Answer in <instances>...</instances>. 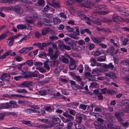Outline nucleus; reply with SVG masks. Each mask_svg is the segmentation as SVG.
<instances>
[{
    "label": "nucleus",
    "mask_w": 129,
    "mask_h": 129,
    "mask_svg": "<svg viewBox=\"0 0 129 129\" xmlns=\"http://www.w3.org/2000/svg\"><path fill=\"white\" fill-rule=\"evenodd\" d=\"M106 8V7L104 5H101L98 6V7L95 8V10H96V12L93 13L92 16L94 15L96 16L97 14L104 15L110 12L109 11H104Z\"/></svg>",
    "instance_id": "nucleus-1"
},
{
    "label": "nucleus",
    "mask_w": 129,
    "mask_h": 129,
    "mask_svg": "<svg viewBox=\"0 0 129 129\" xmlns=\"http://www.w3.org/2000/svg\"><path fill=\"white\" fill-rule=\"evenodd\" d=\"M0 108L2 109H8L11 107L16 108L18 107L16 102L14 101H11L9 102L2 104Z\"/></svg>",
    "instance_id": "nucleus-2"
},
{
    "label": "nucleus",
    "mask_w": 129,
    "mask_h": 129,
    "mask_svg": "<svg viewBox=\"0 0 129 129\" xmlns=\"http://www.w3.org/2000/svg\"><path fill=\"white\" fill-rule=\"evenodd\" d=\"M78 16H79L80 18L82 19H85L86 21L92 22L93 23L98 25L101 24V23L98 20H92L89 18L87 17L82 12H79L77 13Z\"/></svg>",
    "instance_id": "nucleus-3"
},
{
    "label": "nucleus",
    "mask_w": 129,
    "mask_h": 129,
    "mask_svg": "<svg viewBox=\"0 0 129 129\" xmlns=\"http://www.w3.org/2000/svg\"><path fill=\"white\" fill-rule=\"evenodd\" d=\"M59 44L58 45V47L60 48L61 50H63L66 49L68 50L71 49V48L70 46H68L66 45L63 43V42L61 41H59L58 42Z\"/></svg>",
    "instance_id": "nucleus-4"
},
{
    "label": "nucleus",
    "mask_w": 129,
    "mask_h": 129,
    "mask_svg": "<svg viewBox=\"0 0 129 129\" xmlns=\"http://www.w3.org/2000/svg\"><path fill=\"white\" fill-rule=\"evenodd\" d=\"M115 50V49L113 47H111L109 48L107 50L105 53H106V55H112V56H113V54L117 53L119 50H116L115 52L114 51Z\"/></svg>",
    "instance_id": "nucleus-5"
},
{
    "label": "nucleus",
    "mask_w": 129,
    "mask_h": 129,
    "mask_svg": "<svg viewBox=\"0 0 129 129\" xmlns=\"http://www.w3.org/2000/svg\"><path fill=\"white\" fill-rule=\"evenodd\" d=\"M76 118L78 120V123H81L83 119L85 120L87 119V116L83 114L78 113L76 115Z\"/></svg>",
    "instance_id": "nucleus-6"
},
{
    "label": "nucleus",
    "mask_w": 129,
    "mask_h": 129,
    "mask_svg": "<svg viewBox=\"0 0 129 129\" xmlns=\"http://www.w3.org/2000/svg\"><path fill=\"white\" fill-rule=\"evenodd\" d=\"M76 28V32L74 31L73 33H71L68 34V36L73 38L77 40L78 39V37H77V35H79L80 33L79 32V29L78 28H77L76 27H75Z\"/></svg>",
    "instance_id": "nucleus-7"
},
{
    "label": "nucleus",
    "mask_w": 129,
    "mask_h": 129,
    "mask_svg": "<svg viewBox=\"0 0 129 129\" xmlns=\"http://www.w3.org/2000/svg\"><path fill=\"white\" fill-rule=\"evenodd\" d=\"M33 82L31 81H25L19 85L18 86L22 88L28 87L32 85Z\"/></svg>",
    "instance_id": "nucleus-8"
},
{
    "label": "nucleus",
    "mask_w": 129,
    "mask_h": 129,
    "mask_svg": "<svg viewBox=\"0 0 129 129\" xmlns=\"http://www.w3.org/2000/svg\"><path fill=\"white\" fill-rule=\"evenodd\" d=\"M13 10L15 11L18 15H20L23 12L22 9L19 5L15 6L13 8Z\"/></svg>",
    "instance_id": "nucleus-9"
},
{
    "label": "nucleus",
    "mask_w": 129,
    "mask_h": 129,
    "mask_svg": "<svg viewBox=\"0 0 129 129\" xmlns=\"http://www.w3.org/2000/svg\"><path fill=\"white\" fill-rule=\"evenodd\" d=\"M105 116L107 120L109 122H112L114 119V117L110 113H106Z\"/></svg>",
    "instance_id": "nucleus-10"
},
{
    "label": "nucleus",
    "mask_w": 129,
    "mask_h": 129,
    "mask_svg": "<svg viewBox=\"0 0 129 129\" xmlns=\"http://www.w3.org/2000/svg\"><path fill=\"white\" fill-rule=\"evenodd\" d=\"M94 125L96 129H105V125L104 123H99L97 122H95Z\"/></svg>",
    "instance_id": "nucleus-11"
},
{
    "label": "nucleus",
    "mask_w": 129,
    "mask_h": 129,
    "mask_svg": "<svg viewBox=\"0 0 129 129\" xmlns=\"http://www.w3.org/2000/svg\"><path fill=\"white\" fill-rule=\"evenodd\" d=\"M91 39L95 43H99L104 41L105 38H95L93 36H91Z\"/></svg>",
    "instance_id": "nucleus-12"
},
{
    "label": "nucleus",
    "mask_w": 129,
    "mask_h": 129,
    "mask_svg": "<svg viewBox=\"0 0 129 129\" xmlns=\"http://www.w3.org/2000/svg\"><path fill=\"white\" fill-rule=\"evenodd\" d=\"M116 14H114L112 16V20L115 22L117 23H120L121 21L119 19Z\"/></svg>",
    "instance_id": "nucleus-13"
},
{
    "label": "nucleus",
    "mask_w": 129,
    "mask_h": 129,
    "mask_svg": "<svg viewBox=\"0 0 129 129\" xmlns=\"http://www.w3.org/2000/svg\"><path fill=\"white\" fill-rule=\"evenodd\" d=\"M63 115L64 117L68 118L66 119V121L67 122H68L71 121L74 119V117L69 114L66 113L63 114Z\"/></svg>",
    "instance_id": "nucleus-14"
},
{
    "label": "nucleus",
    "mask_w": 129,
    "mask_h": 129,
    "mask_svg": "<svg viewBox=\"0 0 129 129\" xmlns=\"http://www.w3.org/2000/svg\"><path fill=\"white\" fill-rule=\"evenodd\" d=\"M79 104V103L78 102H72L67 104V106L68 107L72 108H75L77 107V106Z\"/></svg>",
    "instance_id": "nucleus-15"
},
{
    "label": "nucleus",
    "mask_w": 129,
    "mask_h": 129,
    "mask_svg": "<svg viewBox=\"0 0 129 129\" xmlns=\"http://www.w3.org/2000/svg\"><path fill=\"white\" fill-rule=\"evenodd\" d=\"M83 1L87 2L85 0H67L66 1V3L67 4L70 5L72 4L74 2H81Z\"/></svg>",
    "instance_id": "nucleus-16"
},
{
    "label": "nucleus",
    "mask_w": 129,
    "mask_h": 129,
    "mask_svg": "<svg viewBox=\"0 0 129 129\" xmlns=\"http://www.w3.org/2000/svg\"><path fill=\"white\" fill-rule=\"evenodd\" d=\"M81 123H75L74 125L75 129H85L84 126L81 124Z\"/></svg>",
    "instance_id": "nucleus-17"
},
{
    "label": "nucleus",
    "mask_w": 129,
    "mask_h": 129,
    "mask_svg": "<svg viewBox=\"0 0 129 129\" xmlns=\"http://www.w3.org/2000/svg\"><path fill=\"white\" fill-rule=\"evenodd\" d=\"M58 55V51H55L54 52V54L51 55L50 56V59L52 60H55L57 58Z\"/></svg>",
    "instance_id": "nucleus-18"
},
{
    "label": "nucleus",
    "mask_w": 129,
    "mask_h": 129,
    "mask_svg": "<svg viewBox=\"0 0 129 129\" xmlns=\"http://www.w3.org/2000/svg\"><path fill=\"white\" fill-rule=\"evenodd\" d=\"M45 5V1L44 0H38L35 5L37 6H41L42 7H44Z\"/></svg>",
    "instance_id": "nucleus-19"
},
{
    "label": "nucleus",
    "mask_w": 129,
    "mask_h": 129,
    "mask_svg": "<svg viewBox=\"0 0 129 129\" xmlns=\"http://www.w3.org/2000/svg\"><path fill=\"white\" fill-rule=\"evenodd\" d=\"M9 30H7L6 31L0 35V40L4 39L7 36V34L9 33Z\"/></svg>",
    "instance_id": "nucleus-20"
},
{
    "label": "nucleus",
    "mask_w": 129,
    "mask_h": 129,
    "mask_svg": "<svg viewBox=\"0 0 129 129\" xmlns=\"http://www.w3.org/2000/svg\"><path fill=\"white\" fill-rule=\"evenodd\" d=\"M53 123H51L49 124L48 126L46 125L45 124L40 125L38 126H37L39 128H51L53 126H54Z\"/></svg>",
    "instance_id": "nucleus-21"
},
{
    "label": "nucleus",
    "mask_w": 129,
    "mask_h": 129,
    "mask_svg": "<svg viewBox=\"0 0 129 129\" xmlns=\"http://www.w3.org/2000/svg\"><path fill=\"white\" fill-rule=\"evenodd\" d=\"M103 67L106 68L111 69L113 70H115V68L114 67L112 63H110L108 65L105 64L103 66Z\"/></svg>",
    "instance_id": "nucleus-22"
},
{
    "label": "nucleus",
    "mask_w": 129,
    "mask_h": 129,
    "mask_svg": "<svg viewBox=\"0 0 129 129\" xmlns=\"http://www.w3.org/2000/svg\"><path fill=\"white\" fill-rule=\"evenodd\" d=\"M114 126L113 124L109 122V123L106 124V129H116Z\"/></svg>",
    "instance_id": "nucleus-23"
},
{
    "label": "nucleus",
    "mask_w": 129,
    "mask_h": 129,
    "mask_svg": "<svg viewBox=\"0 0 129 129\" xmlns=\"http://www.w3.org/2000/svg\"><path fill=\"white\" fill-rule=\"evenodd\" d=\"M52 121L53 123L55 124L59 123L61 121V119L59 118L53 117Z\"/></svg>",
    "instance_id": "nucleus-24"
},
{
    "label": "nucleus",
    "mask_w": 129,
    "mask_h": 129,
    "mask_svg": "<svg viewBox=\"0 0 129 129\" xmlns=\"http://www.w3.org/2000/svg\"><path fill=\"white\" fill-rule=\"evenodd\" d=\"M51 29L49 27L45 29L42 30V31L41 34L42 36H44L46 35L50 31Z\"/></svg>",
    "instance_id": "nucleus-25"
},
{
    "label": "nucleus",
    "mask_w": 129,
    "mask_h": 129,
    "mask_svg": "<svg viewBox=\"0 0 129 129\" xmlns=\"http://www.w3.org/2000/svg\"><path fill=\"white\" fill-rule=\"evenodd\" d=\"M114 115L116 118L119 121H121V113L118 112H116L114 114Z\"/></svg>",
    "instance_id": "nucleus-26"
},
{
    "label": "nucleus",
    "mask_w": 129,
    "mask_h": 129,
    "mask_svg": "<svg viewBox=\"0 0 129 129\" xmlns=\"http://www.w3.org/2000/svg\"><path fill=\"white\" fill-rule=\"evenodd\" d=\"M129 105V100H124L121 102V106H126Z\"/></svg>",
    "instance_id": "nucleus-27"
},
{
    "label": "nucleus",
    "mask_w": 129,
    "mask_h": 129,
    "mask_svg": "<svg viewBox=\"0 0 129 129\" xmlns=\"http://www.w3.org/2000/svg\"><path fill=\"white\" fill-rule=\"evenodd\" d=\"M106 76L109 77L111 78H116V76L114 73L110 72L108 73H107L106 74Z\"/></svg>",
    "instance_id": "nucleus-28"
},
{
    "label": "nucleus",
    "mask_w": 129,
    "mask_h": 129,
    "mask_svg": "<svg viewBox=\"0 0 129 129\" xmlns=\"http://www.w3.org/2000/svg\"><path fill=\"white\" fill-rule=\"evenodd\" d=\"M26 27V26L25 25V24L24 25L20 24L18 25L17 27L18 29L23 30L25 29Z\"/></svg>",
    "instance_id": "nucleus-29"
},
{
    "label": "nucleus",
    "mask_w": 129,
    "mask_h": 129,
    "mask_svg": "<svg viewBox=\"0 0 129 129\" xmlns=\"http://www.w3.org/2000/svg\"><path fill=\"white\" fill-rule=\"evenodd\" d=\"M42 23L43 24H44L45 26L50 25L49 24V23H50V20L47 19L43 20V21H42Z\"/></svg>",
    "instance_id": "nucleus-30"
},
{
    "label": "nucleus",
    "mask_w": 129,
    "mask_h": 129,
    "mask_svg": "<svg viewBox=\"0 0 129 129\" xmlns=\"http://www.w3.org/2000/svg\"><path fill=\"white\" fill-rule=\"evenodd\" d=\"M38 72L37 71H35L33 72H30V76L31 77H38Z\"/></svg>",
    "instance_id": "nucleus-31"
},
{
    "label": "nucleus",
    "mask_w": 129,
    "mask_h": 129,
    "mask_svg": "<svg viewBox=\"0 0 129 129\" xmlns=\"http://www.w3.org/2000/svg\"><path fill=\"white\" fill-rule=\"evenodd\" d=\"M92 54L95 56H98L101 54V52L100 51L97 50L95 51L92 52Z\"/></svg>",
    "instance_id": "nucleus-32"
},
{
    "label": "nucleus",
    "mask_w": 129,
    "mask_h": 129,
    "mask_svg": "<svg viewBox=\"0 0 129 129\" xmlns=\"http://www.w3.org/2000/svg\"><path fill=\"white\" fill-rule=\"evenodd\" d=\"M73 125V122H69L67 124L66 127L67 129H71L72 128V126Z\"/></svg>",
    "instance_id": "nucleus-33"
},
{
    "label": "nucleus",
    "mask_w": 129,
    "mask_h": 129,
    "mask_svg": "<svg viewBox=\"0 0 129 129\" xmlns=\"http://www.w3.org/2000/svg\"><path fill=\"white\" fill-rule=\"evenodd\" d=\"M122 111L125 113H129V105L122 108Z\"/></svg>",
    "instance_id": "nucleus-34"
},
{
    "label": "nucleus",
    "mask_w": 129,
    "mask_h": 129,
    "mask_svg": "<svg viewBox=\"0 0 129 129\" xmlns=\"http://www.w3.org/2000/svg\"><path fill=\"white\" fill-rule=\"evenodd\" d=\"M35 37L37 39H39L42 36V34L40 33L38 31H37L35 32Z\"/></svg>",
    "instance_id": "nucleus-35"
},
{
    "label": "nucleus",
    "mask_w": 129,
    "mask_h": 129,
    "mask_svg": "<svg viewBox=\"0 0 129 129\" xmlns=\"http://www.w3.org/2000/svg\"><path fill=\"white\" fill-rule=\"evenodd\" d=\"M34 64L37 66L38 68H41L42 66V63L40 62H34Z\"/></svg>",
    "instance_id": "nucleus-36"
},
{
    "label": "nucleus",
    "mask_w": 129,
    "mask_h": 129,
    "mask_svg": "<svg viewBox=\"0 0 129 129\" xmlns=\"http://www.w3.org/2000/svg\"><path fill=\"white\" fill-rule=\"evenodd\" d=\"M53 21L55 24H58L61 22V21L60 19L56 18H53Z\"/></svg>",
    "instance_id": "nucleus-37"
},
{
    "label": "nucleus",
    "mask_w": 129,
    "mask_h": 129,
    "mask_svg": "<svg viewBox=\"0 0 129 129\" xmlns=\"http://www.w3.org/2000/svg\"><path fill=\"white\" fill-rule=\"evenodd\" d=\"M19 1L25 4H32V2L27 0H20Z\"/></svg>",
    "instance_id": "nucleus-38"
},
{
    "label": "nucleus",
    "mask_w": 129,
    "mask_h": 129,
    "mask_svg": "<svg viewBox=\"0 0 129 129\" xmlns=\"http://www.w3.org/2000/svg\"><path fill=\"white\" fill-rule=\"evenodd\" d=\"M69 67L70 70H74L76 69V66L75 64H71L69 65Z\"/></svg>",
    "instance_id": "nucleus-39"
},
{
    "label": "nucleus",
    "mask_w": 129,
    "mask_h": 129,
    "mask_svg": "<svg viewBox=\"0 0 129 129\" xmlns=\"http://www.w3.org/2000/svg\"><path fill=\"white\" fill-rule=\"evenodd\" d=\"M51 44V42H48L43 43H42V46L43 47H47L50 45Z\"/></svg>",
    "instance_id": "nucleus-40"
},
{
    "label": "nucleus",
    "mask_w": 129,
    "mask_h": 129,
    "mask_svg": "<svg viewBox=\"0 0 129 129\" xmlns=\"http://www.w3.org/2000/svg\"><path fill=\"white\" fill-rule=\"evenodd\" d=\"M121 63L123 64L124 65L129 66V60H125L121 61Z\"/></svg>",
    "instance_id": "nucleus-41"
},
{
    "label": "nucleus",
    "mask_w": 129,
    "mask_h": 129,
    "mask_svg": "<svg viewBox=\"0 0 129 129\" xmlns=\"http://www.w3.org/2000/svg\"><path fill=\"white\" fill-rule=\"evenodd\" d=\"M25 53L28 52L30 50H32L33 49V47H26L24 48Z\"/></svg>",
    "instance_id": "nucleus-42"
},
{
    "label": "nucleus",
    "mask_w": 129,
    "mask_h": 129,
    "mask_svg": "<svg viewBox=\"0 0 129 129\" xmlns=\"http://www.w3.org/2000/svg\"><path fill=\"white\" fill-rule=\"evenodd\" d=\"M52 63L54 66H57L58 64L59 63V62L58 60H54L52 61Z\"/></svg>",
    "instance_id": "nucleus-43"
},
{
    "label": "nucleus",
    "mask_w": 129,
    "mask_h": 129,
    "mask_svg": "<svg viewBox=\"0 0 129 129\" xmlns=\"http://www.w3.org/2000/svg\"><path fill=\"white\" fill-rule=\"evenodd\" d=\"M7 77V74L6 73H3L2 75L0 77L1 79L3 80H5V79Z\"/></svg>",
    "instance_id": "nucleus-44"
},
{
    "label": "nucleus",
    "mask_w": 129,
    "mask_h": 129,
    "mask_svg": "<svg viewBox=\"0 0 129 129\" xmlns=\"http://www.w3.org/2000/svg\"><path fill=\"white\" fill-rule=\"evenodd\" d=\"M63 125V124L62 123L61 124L58 125L56 126L53 129H61Z\"/></svg>",
    "instance_id": "nucleus-45"
},
{
    "label": "nucleus",
    "mask_w": 129,
    "mask_h": 129,
    "mask_svg": "<svg viewBox=\"0 0 129 129\" xmlns=\"http://www.w3.org/2000/svg\"><path fill=\"white\" fill-rule=\"evenodd\" d=\"M46 91L45 90H41L39 91V94L41 95H46Z\"/></svg>",
    "instance_id": "nucleus-46"
},
{
    "label": "nucleus",
    "mask_w": 129,
    "mask_h": 129,
    "mask_svg": "<svg viewBox=\"0 0 129 129\" xmlns=\"http://www.w3.org/2000/svg\"><path fill=\"white\" fill-rule=\"evenodd\" d=\"M53 50L51 48H49L48 49V54H47V55H49L50 56L51 55L53 54Z\"/></svg>",
    "instance_id": "nucleus-47"
},
{
    "label": "nucleus",
    "mask_w": 129,
    "mask_h": 129,
    "mask_svg": "<svg viewBox=\"0 0 129 129\" xmlns=\"http://www.w3.org/2000/svg\"><path fill=\"white\" fill-rule=\"evenodd\" d=\"M49 39L51 41H53L54 40H57L58 39V38L57 37L55 36H50L49 37Z\"/></svg>",
    "instance_id": "nucleus-48"
},
{
    "label": "nucleus",
    "mask_w": 129,
    "mask_h": 129,
    "mask_svg": "<svg viewBox=\"0 0 129 129\" xmlns=\"http://www.w3.org/2000/svg\"><path fill=\"white\" fill-rule=\"evenodd\" d=\"M87 107V106L84 104H81L79 106V108L83 110H85Z\"/></svg>",
    "instance_id": "nucleus-49"
},
{
    "label": "nucleus",
    "mask_w": 129,
    "mask_h": 129,
    "mask_svg": "<svg viewBox=\"0 0 129 129\" xmlns=\"http://www.w3.org/2000/svg\"><path fill=\"white\" fill-rule=\"evenodd\" d=\"M26 63L29 66H31L33 65V61L31 60H29L27 61Z\"/></svg>",
    "instance_id": "nucleus-50"
},
{
    "label": "nucleus",
    "mask_w": 129,
    "mask_h": 129,
    "mask_svg": "<svg viewBox=\"0 0 129 129\" xmlns=\"http://www.w3.org/2000/svg\"><path fill=\"white\" fill-rule=\"evenodd\" d=\"M53 47V48L54 49H55L56 51H58L57 49V45H56L53 42L52 43H51Z\"/></svg>",
    "instance_id": "nucleus-51"
},
{
    "label": "nucleus",
    "mask_w": 129,
    "mask_h": 129,
    "mask_svg": "<svg viewBox=\"0 0 129 129\" xmlns=\"http://www.w3.org/2000/svg\"><path fill=\"white\" fill-rule=\"evenodd\" d=\"M14 0H3L2 1V3H9L10 4L11 3L13 2H12Z\"/></svg>",
    "instance_id": "nucleus-52"
},
{
    "label": "nucleus",
    "mask_w": 129,
    "mask_h": 129,
    "mask_svg": "<svg viewBox=\"0 0 129 129\" xmlns=\"http://www.w3.org/2000/svg\"><path fill=\"white\" fill-rule=\"evenodd\" d=\"M68 109L69 111V113L71 114L73 116H74L76 113L74 110H73L70 109L68 108Z\"/></svg>",
    "instance_id": "nucleus-53"
},
{
    "label": "nucleus",
    "mask_w": 129,
    "mask_h": 129,
    "mask_svg": "<svg viewBox=\"0 0 129 129\" xmlns=\"http://www.w3.org/2000/svg\"><path fill=\"white\" fill-rule=\"evenodd\" d=\"M68 57L70 59V64H75V61L69 55H68Z\"/></svg>",
    "instance_id": "nucleus-54"
},
{
    "label": "nucleus",
    "mask_w": 129,
    "mask_h": 129,
    "mask_svg": "<svg viewBox=\"0 0 129 129\" xmlns=\"http://www.w3.org/2000/svg\"><path fill=\"white\" fill-rule=\"evenodd\" d=\"M85 76L86 77H89L92 78L94 75H91L90 72H87L85 73Z\"/></svg>",
    "instance_id": "nucleus-55"
},
{
    "label": "nucleus",
    "mask_w": 129,
    "mask_h": 129,
    "mask_svg": "<svg viewBox=\"0 0 129 129\" xmlns=\"http://www.w3.org/2000/svg\"><path fill=\"white\" fill-rule=\"evenodd\" d=\"M77 42L78 44L80 45H82L85 44L84 41L82 40H81L78 42L77 41Z\"/></svg>",
    "instance_id": "nucleus-56"
},
{
    "label": "nucleus",
    "mask_w": 129,
    "mask_h": 129,
    "mask_svg": "<svg viewBox=\"0 0 129 129\" xmlns=\"http://www.w3.org/2000/svg\"><path fill=\"white\" fill-rule=\"evenodd\" d=\"M92 74H95V75H94L95 76H96V75H100L101 74V72H99V73H98V71L94 70L92 71Z\"/></svg>",
    "instance_id": "nucleus-57"
},
{
    "label": "nucleus",
    "mask_w": 129,
    "mask_h": 129,
    "mask_svg": "<svg viewBox=\"0 0 129 129\" xmlns=\"http://www.w3.org/2000/svg\"><path fill=\"white\" fill-rule=\"evenodd\" d=\"M45 111L44 110H40L37 111V113H39V115H42L45 113Z\"/></svg>",
    "instance_id": "nucleus-58"
},
{
    "label": "nucleus",
    "mask_w": 129,
    "mask_h": 129,
    "mask_svg": "<svg viewBox=\"0 0 129 129\" xmlns=\"http://www.w3.org/2000/svg\"><path fill=\"white\" fill-rule=\"evenodd\" d=\"M96 120L99 123H103L104 120L101 118H98Z\"/></svg>",
    "instance_id": "nucleus-59"
},
{
    "label": "nucleus",
    "mask_w": 129,
    "mask_h": 129,
    "mask_svg": "<svg viewBox=\"0 0 129 129\" xmlns=\"http://www.w3.org/2000/svg\"><path fill=\"white\" fill-rule=\"evenodd\" d=\"M62 61L66 63H67L69 62V60L68 59L65 57H63L62 58Z\"/></svg>",
    "instance_id": "nucleus-60"
},
{
    "label": "nucleus",
    "mask_w": 129,
    "mask_h": 129,
    "mask_svg": "<svg viewBox=\"0 0 129 129\" xmlns=\"http://www.w3.org/2000/svg\"><path fill=\"white\" fill-rule=\"evenodd\" d=\"M107 92L108 93L111 95H112L115 93V91L110 90H107Z\"/></svg>",
    "instance_id": "nucleus-61"
},
{
    "label": "nucleus",
    "mask_w": 129,
    "mask_h": 129,
    "mask_svg": "<svg viewBox=\"0 0 129 129\" xmlns=\"http://www.w3.org/2000/svg\"><path fill=\"white\" fill-rule=\"evenodd\" d=\"M66 28L67 29L69 30L70 32H73V33L74 31V30L72 28L70 27L69 26H66Z\"/></svg>",
    "instance_id": "nucleus-62"
},
{
    "label": "nucleus",
    "mask_w": 129,
    "mask_h": 129,
    "mask_svg": "<svg viewBox=\"0 0 129 129\" xmlns=\"http://www.w3.org/2000/svg\"><path fill=\"white\" fill-rule=\"evenodd\" d=\"M128 40L127 38H125L123 41L122 45H126L127 42H128Z\"/></svg>",
    "instance_id": "nucleus-63"
},
{
    "label": "nucleus",
    "mask_w": 129,
    "mask_h": 129,
    "mask_svg": "<svg viewBox=\"0 0 129 129\" xmlns=\"http://www.w3.org/2000/svg\"><path fill=\"white\" fill-rule=\"evenodd\" d=\"M73 87L75 89H80L82 88L80 87V86L76 84Z\"/></svg>",
    "instance_id": "nucleus-64"
}]
</instances>
